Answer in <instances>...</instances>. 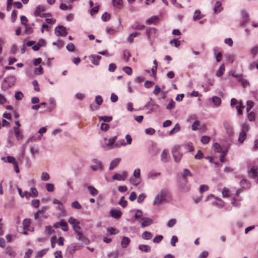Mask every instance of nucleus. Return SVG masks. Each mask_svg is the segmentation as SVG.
I'll list each match as a JSON object with an SVG mask.
<instances>
[{
  "instance_id": "f257e3e1",
  "label": "nucleus",
  "mask_w": 258,
  "mask_h": 258,
  "mask_svg": "<svg viewBox=\"0 0 258 258\" xmlns=\"http://www.w3.org/2000/svg\"><path fill=\"white\" fill-rule=\"evenodd\" d=\"M117 138V137L115 136L113 138L109 139L107 143L103 146L104 149L105 150H108L115 147H119L118 143L115 144V142L116 141Z\"/></svg>"
},
{
  "instance_id": "f03ea898",
  "label": "nucleus",
  "mask_w": 258,
  "mask_h": 258,
  "mask_svg": "<svg viewBox=\"0 0 258 258\" xmlns=\"http://www.w3.org/2000/svg\"><path fill=\"white\" fill-rule=\"evenodd\" d=\"M180 146H176L174 147L172 150V154L176 162H179L182 157V154L179 152Z\"/></svg>"
},
{
  "instance_id": "7ed1b4c3",
  "label": "nucleus",
  "mask_w": 258,
  "mask_h": 258,
  "mask_svg": "<svg viewBox=\"0 0 258 258\" xmlns=\"http://www.w3.org/2000/svg\"><path fill=\"white\" fill-rule=\"evenodd\" d=\"M178 187L180 191L181 192H185L189 191V187L187 185V180L178 179Z\"/></svg>"
},
{
  "instance_id": "20e7f679",
  "label": "nucleus",
  "mask_w": 258,
  "mask_h": 258,
  "mask_svg": "<svg viewBox=\"0 0 258 258\" xmlns=\"http://www.w3.org/2000/svg\"><path fill=\"white\" fill-rule=\"evenodd\" d=\"M54 31L55 34L57 36H66L67 34L66 28L61 25L56 27L54 29Z\"/></svg>"
},
{
  "instance_id": "39448f33",
  "label": "nucleus",
  "mask_w": 258,
  "mask_h": 258,
  "mask_svg": "<svg viewBox=\"0 0 258 258\" xmlns=\"http://www.w3.org/2000/svg\"><path fill=\"white\" fill-rule=\"evenodd\" d=\"M82 246L78 243H73L70 245L67 248L68 251L71 254L74 253L76 250L81 249Z\"/></svg>"
},
{
  "instance_id": "423d86ee",
  "label": "nucleus",
  "mask_w": 258,
  "mask_h": 258,
  "mask_svg": "<svg viewBox=\"0 0 258 258\" xmlns=\"http://www.w3.org/2000/svg\"><path fill=\"white\" fill-rule=\"evenodd\" d=\"M249 175L251 178H257L258 180V167L252 166L249 171Z\"/></svg>"
},
{
  "instance_id": "0eeeda50",
  "label": "nucleus",
  "mask_w": 258,
  "mask_h": 258,
  "mask_svg": "<svg viewBox=\"0 0 258 258\" xmlns=\"http://www.w3.org/2000/svg\"><path fill=\"white\" fill-rule=\"evenodd\" d=\"M127 175V173L126 171H123L122 174L115 173L112 176V179L116 180H122L124 181L126 176Z\"/></svg>"
},
{
  "instance_id": "6e6552de",
  "label": "nucleus",
  "mask_w": 258,
  "mask_h": 258,
  "mask_svg": "<svg viewBox=\"0 0 258 258\" xmlns=\"http://www.w3.org/2000/svg\"><path fill=\"white\" fill-rule=\"evenodd\" d=\"M161 160L163 162L166 163L170 160V156L167 150H164L161 155Z\"/></svg>"
},
{
  "instance_id": "1a4fd4ad",
  "label": "nucleus",
  "mask_w": 258,
  "mask_h": 258,
  "mask_svg": "<svg viewBox=\"0 0 258 258\" xmlns=\"http://www.w3.org/2000/svg\"><path fill=\"white\" fill-rule=\"evenodd\" d=\"M13 130L15 133V135L18 141L22 140L23 139V135L22 132L18 127L14 126Z\"/></svg>"
},
{
  "instance_id": "9d476101",
  "label": "nucleus",
  "mask_w": 258,
  "mask_h": 258,
  "mask_svg": "<svg viewBox=\"0 0 258 258\" xmlns=\"http://www.w3.org/2000/svg\"><path fill=\"white\" fill-rule=\"evenodd\" d=\"M89 59L92 63L97 66L99 64L101 57L99 55L92 54L89 56Z\"/></svg>"
},
{
  "instance_id": "9b49d317",
  "label": "nucleus",
  "mask_w": 258,
  "mask_h": 258,
  "mask_svg": "<svg viewBox=\"0 0 258 258\" xmlns=\"http://www.w3.org/2000/svg\"><path fill=\"white\" fill-rule=\"evenodd\" d=\"M110 215L115 219H119L120 218L122 213L119 210L111 209L110 211Z\"/></svg>"
},
{
  "instance_id": "f8f14e48",
  "label": "nucleus",
  "mask_w": 258,
  "mask_h": 258,
  "mask_svg": "<svg viewBox=\"0 0 258 258\" xmlns=\"http://www.w3.org/2000/svg\"><path fill=\"white\" fill-rule=\"evenodd\" d=\"M149 154L152 156H155L158 154L159 150L154 145H151L149 148Z\"/></svg>"
},
{
  "instance_id": "ddd939ff",
  "label": "nucleus",
  "mask_w": 258,
  "mask_h": 258,
  "mask_svg": "<svg viewBox=\"0 0 258 258\" xmlns=\"http://www.w3.org/2000/svg\"><path fill=\"white\" fill-rule=\"evenodd\" d=\"M192 174L190 172V171L187 169H184L183 170V173L181 174V177H179L178 179L183 180H187L186 177L187 176H192Z\"/></svg>"
},
{
  "instance_id": "4468645a",
  "label": "nucleus",
  "mask_w": 258,
  "mask_h": 258,
  "mask_svg": "<svg viewBox=\"0 0 258 258\" xmlns=\"http://www.w3.org/2000/svg\"><path fill=\"white\" fill-rule=\"evenodd\" d=\"M25 194L26 195V197L27 198L28 197H36L38 196V191L36 188L35 187H31L30 192H28L25 191Z\"/></svg>"
},
{
  "instance_id": "2eb2a0df",
  "label": "nucleus",
  "mask_w": 258,
  "mask_h": 258,
  "mask_svg": "<svg viewBox=\"0 0 258 258\" xmlns=\"http://www.w3.org/2000/svg\"><path fill=\"white\" fill-rule=\"evenodd\" d=\"M120 160L121 159L120 158H115L110 163L109 168V170H112L116 167L119 163Z\"/></svg>"
},
{
  "instance_id": "dca6fc26",
  "label": "nucleus",
  "mask_w": 258,
  "mask_h": 258,
  "mask_svg": "<svg viewBox=\"0 0 258 258\" xmlns=\"http://www.w3.org/2000/svg\"><path fill=\"white\" fill-rule=\"evenodd\" d=\"M131 242L130 239L127 237H123L121 241V246L122 248H126Z\"/></svg>"
},
{
  "instance_id": "f3484780",
  "label": "nucleus",
  "mask_w": 258,
  "mask_h": 258,
  "mask_svg": "<svg viewBox=\"0 0 258 258\" xmlns=\"http://www.w3.org/2000/svg\"><path fill=\"white\" fill-rule=\"evenodd\" d=\"M204 17V15L202 14L201 11L199 10H196L193 16V20L194 21H196L197 20H200L203 18Z\"/></svg>"
},
{
  "instance_id": "a211bd4d",
  "label": "nucleus",
  "mask_w": 258,
  "mask_h": 258,
  "mask_svg": "<svg viewBox=\"0 0 258 258\" xmlns=\"http://www.w3.org/2000/svg\"><path fill=\"white\" fill-rule=\"evenodd\" d=\"M141 220V225L143 227L149 226L153 222L152 220L148 218H142Z\"/></svg>"
},
{
  "instance_id": "6ab92c4d",
  "label": "nucleus",
  "mask_w": 258,
  "mask_h": 258,
  "mask_svg": "<svg viewBox=\"0 0 258 258\" xmlns=\"http://www.w3.org/2000/svg\"><path fill=\"white\" fill-rule=\"evenodd\" d=\"M224 126L225 128L226 129L227 133L228 134L229 136L232 135L233 134V128L231 125L227 121H225L224 122Z\"/></svg>"
},
{
  "instance_id": "aec40b11",
  "label": "nucleus",
  "mask_w": 258,
  "mask_h": 258,
  "mask_svg": "<svg viewBox=\"0 0 258 258\" xmlns=\"http://www.w3.org/2000/svg\"><path fill=\"white\" fill-rule=\"evenodd\" d=\"M240 185L241 187L244 188H248L251 186L250 182L246 179H243L240 181Z\"/></svg>"
},
{
  "instance_id": "412c9836",
  "label": "nucleus",
  "mask_w": 258,
  "mask_h": 258,
  "mask_svg": "<svg viewBox=\"0 0 258 258\" xmlns=\"http://www.w3.org/2000/svg\"><path fill=\"white\" fill-rule=\"evenodd\" d=\"M214 149L215 151L223 154V152H225V150H223L222 147L220 145L217 143H215L213 145Z\"/></svg>"
},
{
  "instance_id": "4be33fe9",
  "label": "nucleus",
  "mask_w": 258,
  "mask_h": 258,
  "mask_svg": "<svg viewBox=\"0 0 258 258\" xmlns=\"http://www.w3.org/2000/svg\"><path fill=\"white\" fill-rule=\"evenodd\" d=\"M93 162L96 163V165H92L91 166V168L92 170L94 171H96L99 169L102 168V164L99 161H98L96 160H93Z\"/></svg>"
},
{
  "instance_id": "5701e85b",
  "label": "nucleus",
  "mask_w": 258,
  "mask_h": 258,
  "mask_svg": "<svg viewBox=\"0 0 258 258\" xmlns=\"http://www.w3.org/2000/svg\"><path fill=\"white\" fill-rule=\"evenodd\" d=\"M2 159L5 162L13 163V164L16 162L15 158L10 156H8L6 158L3 157Z\"/></svg>"
},
{
  "instance_id": "b1692460",
  "label": "nucleus",
  "mask_w": 258,
  "mask_h": 258,
  "mask_svg": "<svg viewBox=\"0 0 258 258\" xmlns=\"http://www.w3.org/2000/svg\"><path fill=\"white\" fill-rule=\"evenodd\" d=\"M44 11V8L43 7L41 6H38L36 7V10L34 12V15L36 17L40 16L42 17L41 15V13L42 12H43Z\"/></svg>"
},
{
  "instance_id": "393cba45",
  "label": "nucleus",
  "mask_w": 258,
  "mask_h": 258,
  "mask_svg": "<svg viewBox=\"0 0 258 258\" xmlns=\"http://www.w3.org/2000/svg\"><path fill=\"white\" fill-rule=\"evenodd\" d=\"M31 224V220L29 219H25L23 222V228L25 230H30L29 227Z\"/></svg>"
},
{
  "instance_id": "a878e982",
  "label": "nucleus",
  "mask_w": 258,
  "mask_h": 258,
  "mask_svg": "<svg viewBox=\"0 0 258 258\" xmlns=\"http://www.w3.org/2000/svg\"><path fill=\"white\" fill-rule=\"evenodd\" d=\"M78 239L80 241H81L84 243H88L89 242V240L87 238H86L83 233V232H81L80 233H79L78 235Z\"/></svg>"
},
{
  "instance_id": "bb28decb",
  "label": "nucleus",
  "mask_w": 258,
  "mask_h": 258,
  "mask_svg": "<svg viewBox=\"0 0 258 258\" xmlns=\"http://www.w3.org/2000/svg\"><path fill=\"white\" fill-rule=\"evenodd\" d=\"M140 34V33L138 32H134L131 33L127 38V41L130 43H132L134 41V38L138 36Z\"/></svg>"
},
{
  "instance_id": "cd10ccee",
  "label": "nucleus",
  "mask_w": 258,
  "mask_h": 258,
  "mask_svg": "<svg viewBox=\"0 0 258 258\" xmlns=\"http://www.w3.org/2000/svg\"><path fill=\"white\" fill-rule=\"evenodd\" d=\"M6 253L12 257H14L16 253L12 247H8L6 250Z\"/></svg>"
},
{
  "instance_id": "c85d7f7f",
  "label": "nucleus",
  "mask_w": 258,
  "mask_h": 258,
  "mask_svg": "<svg viewBox=\"0 0 258 258\" xmlns=\"http://www.w3.org/2000/svg\"><path fill=\"white\" fill-rule=\"evenodd\" d=\"M222 8L221 7V3L220 2H217L215 4L214 12L215 13H218L221 12Z\"/></svg>"
},
{
  "instance_id": "c756f323",
  "label": "nucleus",
  "mask_w": 258,
  "mask_h": 258,
  "mask_svg": "<svg viewBox=\"0 0 258 258\" xmlns=\"http://www.w3.org/2000/svg\"><path fill=\"white\" fill-rule=\"evenodd\" d=\"M125 139L126 140V142H122V143H120L121 146H124L127 145H130L132 142V138L130 135H126L125 136Z\"/></svg>"
},
{
  "instance_id": "7c9ffc66",
  "label": "nucleus",
  "mask_w": 258,
  "mask_h": 258,
  "mask_svg": "<svg viewBox=\"0 0 258 258\" xmlns=\"http://www.w3.org/2000/svg\"><path fill=\"white\" fill-rule=\"evenodd\" d=\"M112 3L114 7L118 9H120L122 7V0H112Z\"/></svg>"
},
{
  "instance_id": "2f4dec72",
  "label": "nucleus",
  "mask_w": 258,
  "mask_h": 258,
  "mask_svg": "<svg viewBox=\"0 0 258 258\" xmlns=\"http://www.w3.org/2000/svg\"><path fill=\"white\" fill-rule=\"evenodd\" d=\"M224 71H225V67H224V64H222L220 67L219 69L217 70V71L216 72V76L219 77L222 76L223 75Z\"/></svg>"
},
{
  "instance_id": "473e14b6",
  "label": "nucleus",
  "mask_w": 258,
  "mask_h": 258,
  "mask_svg": "<svg viewBox=\"0 0 258 258\" xmlns=\"http://www.w3.org/2000/svg\"><path fill=\"white\" fill-rule=\"evenodd\" d=\"M246 137V133L244 132L243 131H241L239 134V138H238L239 142L240 143H242L243 142V141H244V140L245 139Z\"/></svg>"
},
{
  "instance_id": "72a5a7b5",
  "label": "nucleus",
  "mask_w": 258,
  "mask_h": 258,
  "mask_svg": "<svg viewBox=\"0 0 258 258\" xmlns=\"http://www.w3.org/2000/svg\"><path fill=\"white\" fill-rule=\"evenodd\" d=\"M131 56V54L130 52L127 50H125L123 52V59L125 61L127 62L130 57Z\"/></svg>"
},
{
  "instance_id": "f704fd0d",
  "label": "nucleus",
  "mask_w": 258,
  "mask_h": 258,
  "mask_svg": "<svg viewBox=\"0 0 258 258\" xmlns=\"http://www.w3.org/2000/svg\"><path fill=\"white\" fill-rule=\"evenodd\" d=\"M88 189L89 190L90 194L93 196H96L98 193L97 190L92 186H88Z\"/></svg>"
},
{
  "instance_id": "c9c22d12",
  "label": "nucleus",
  "mask_w": 258,
  "mask_h": 258,
  "mask_svg": "<svg viewBox=\"0 0 258 258\" xmlns=\"http://www.w3.org/2000/svg\"><path fill=\"white\" fill-rule=\"evenodd\" d=\"M139 248L141 251L147 252H149L151 250V248H150V246H149L148 245H144V244L140 245L139 246Z\"/></svg>"
},
{
  "instance_id": "e433bc0d",
  "label": "nucleus",
  "mask_w": 258,
  "mask_h": 258,
  "mask_svg": "<svg viewBox=\"0 0 258 258\" xmlns=\"http://www.w3.org/2000/svg\"><path fill=\"white\" fill-rule=\"evenodd\" d=\"M60 226L61 227V229L64 231H68V224L66 222H65L64 220H61L59 222Z\"/></svg>"
},
{
  "instance_id": "4c0bfd02",
  "label": "nucleus",
  "mask_w": 258,
  "mask_h": 258,
  "mask_svg": "<svg viewBox=\"0 0 258 258\" xmlns=\"http://www.w3.org/2000/svg\"><path fill=\"white\" fill-rule=\"evenodd\" d=\"M131 27L133 29L135 30H142L145 28V26L139 24V23H137L134 25H133Z\"/></svg>"
},
{
  "instance_id": "58836bf2",
  "label": "nucleus",
  "mask_w": 258,
  "mask_h": 258,
  "mask_svg": "<svg viewBox=\"0 0 258 258\" xmlns=\"http://www.w3.org/2000/svg\"><path fill=\"white\" fill-rule=\"evenodd\" d=\"M152 234L148 231H145L142 234V237L144 239L149 240L152 237Z\"/></svg>"
},
{
  "instance_id": "ea45409f",
  "label": "nucleus",
  "mask_w": 258,
  "mask_h": 258,
  "mask_svg": "<svg viewBox=\"0 0 258 258\" xmlns=\"http://www.w3.org/2000/svg\"><path fill=\"white\" fill-rule=\"evenodd\" d=\"M158 20V17L157 16H153L150 19H148L146 21V23L148 24H151L152 23H155L156 22H157Z\"/></svg>"
},
{
  "instance_id": "a19ab883",
  "label": "nucleus",
  "mask_w": 258,
  "mask_h": 258,
  "mask_svg": "<svg viewBox=\"0 0 258 258\" xmlns=\"http://www.w3.org/2000/svg\"><path fill=\"white\" fill-rule=\"evenodd\" d=\"M168 194V190L166 189H163L161 190L160 194V197H161V200H163V201L165 200V198L167 194Z\"/></svg>"
},
{
  "instance_id": "79ce46f5",
  "label": "nucleus",
  "mask_w": 258,
  "mask_h": 258,
  "mask_svg": "<svg viewBox=\"0 0 258 258\" xmlns=\"http://www.w3.org/2000/svg\"><path fill=\"white\" fill-rule=\"evenodd\" d=\"M180 125L178 124H176L174 127L170 131L169 135H172L176 133H177L180 131Z\"/></svg>"
},
{
  "instance_id": "37998d69",
  "label": "nucleus",
  "mask_w": 258,
  "mask_h": 258,
  "mask_svg": "<svg viewBox=\"0 0 258 258\" xmlns=\"http://www.w3.org/2000/svg\"><path fill=\"white\" fill-rule=\"evenodd\" d=\"M212 101L213 103L217 106H219L221 102V100L220 98L217 96L213 97L212 98Z\"/></svg>"
},
{
  "instance_id": "c03bdc74",
  "label": "nucleus",
  "mask_w": 258,
  "mask_h": 258,
  "mask_svg": "<svg viewBox=\"0 0 258 258\" xmlns=\"http://www.w3.org/2000/svg\"><path fill=\"white\" fill-rule=\"evenodd\" d=\"M210 137L207 136H203L201 137V142L204 144H208L210 141Z\"/></svg>"
},
{
  "instance_id": "a18cd8bd",
  "label": "nucleus",
  "mask_w": 258,
  "mask_h": 258,
  "mask_svg": "<svg viewBox=\"0 0 258 258\" xmlns=\"http://www.w3.org/2000/svg\"><path fill=\"white\" fill-rule=\"evenodd\" d=\"M98 118L100 121L103 120L104 122H109L112 120V117L111 116H99Z\"/></svg>"
},
{
  "instance_id": "49530a36",
  "label": "nucleus",
  "mask_w": 258,
  "mask_h": 258,
  "mask_svg": "<svg viewBox=\"0 0 258 258\" xmlns=\"http://www.w3.org/2000/svg\"><path fill=\"white\" fill-rule=\"evenodd\" d=\"M155 32V29L154 28H149L146 30V34L148 39H150L152 34Z\"/></svg>"
},
{
  "instance_id": "de8ad7c7",
  "label": "nucleus",
  "mask_w": 258,
  "mask_h": 258,
  "mask_svg": "<svg viewBox=\"0 0 258 258\" xmlns=\"http://www.w3.org/2000/svg\"><path fill=\"white\" fill-rule=\"evenodd\" d=\"M40 42H42V43H44V40H43V39H41L39 41V42L35 45H34L33 47H32V49L34 50V51H37L38 50H39V49L40 48V47L41 46V44H40Z\"/></svg>"
},
{
  "instance_id": "09e8293b",
  "label": "nucleus",
  "mask_w": 258,
  "mask_h": 258,
  "mask_svg": "<svg viewBox=\"0 0 258 258\" xmlns=\"http://www.w3.org/2000/svg\"><path fill=\"white\" fill-rule=\"evenodd\" d=\"M46 210L47 208L43 207L42 209L38 210L34 215V219L35 220H37L40 214H41L42 213H43Z\"/></svg>"
},
{
  "instance_id": "8fccbe9b",
  "label": "nucleus",
  "mask_w": 258,
  "mask_h": 258,
  "mask_svg": "<svg viewBox=\"0 0 258 258\" xmlns=\"http://www.w3.org/2000/svg\"><path fill=\"white\" fill-rule=\"evenodd\" d=\"M45 232L48 235H50L54 232V230L53 229L51 226H47L45 227Z\"/></svg>"
},
{
  "instance_id": "3c124183",
  "label": "nucleus",
  "mask_w": 258,
  "mask_h": 258,
  "mask_svg": "<svg viewBox=\"0 0 258 258\" xmlns=\"http://www.w3.org/2000/svg\"><path fill=\"white\" fill-rule=\"evenodd\" d=\"M68 222L73 225V227H74V225H78L79 224V222L73 217H70Z\"/></svg>"
},
{
  "instance_id": "603ef678",
  "label": "nucleus",
  "mask_w": 258,
  "mask_h": 258,
  "mask_svg": "<svg viewBox=\"0 0 258 258\" xmlns=\"http://www.w3.org/2000/svg\"><path fill=\"white\" fill-rule=\"evenodd\" d=\"M163 201V200L161 199V197L159 195H157L155 198L154 201V205H158L161 204Z\"/></svg>"
},
{
  "instance_id": "864d4df0",
  "label": "nucleus",
  "mask_w": 258,
  "mask_h": 258,
  "mask_svg": "<svg viewBox=\"0 0 258 258\" xmlns=\"http://www.w3.org/2000/svg\"><path fill=\"white\" fill-rule=\"evenodd\" d=\"M127 201L124 200V197H122L119 201V204L123 208H125L127 206Z\"/></svg>"
},
{
  "instance_id": "5fc2aeb1",
  "label": "nucleus",
  "mask_w": 258,
  "mask_h": 258,
  "mask_svg": "<svg viewBox=\"0 0 258 258\" xmlns=\"http://www.w3.org/2000/svg\"><path fill=\"white\" fill-rule=\"evenodd\" d=\"M52 44L53 45H56L59 48H60L63 46L64 42L60 40H58L56 42H53Z\"/></svg>"
},
{
  "instance_id": "6e6d98bb",
  "label": "nucleus",
  "mask_w": 258,
  "mask_h": 258,
  "mask_svg": "<svg viewBox=\"0 0 258 258\" xmlns=\"http://www.w3.org/2000/svg\"><path fill=\"white\" fill-rule=\"evenodd\" d=\"M123 71L128 75H131L133 73L132 69L130 67H124L122 69Z\"/></svg>"
},
{
  "instance_id": "4d7b16f0",
  "label": "nucleus",
  "mask_w": 258,
  "mask_h": 258,
  "mask_svg": "<svg viewBox=\"0 0 258 258\" xmlns=\"http://www.w3.org/2000/svg\"><path fill=\"white\" fill-rule=\"evenodd\" d=\"M72 207L76 209H80L82 207L80 203L76 201L72 203Z\"/></svg>"
},
{
  "instance_id": "13d9d810",
  "label": "nucleus",
  "mask_w": 258,
  "mask_h": 258,
  "mask_svg": "<svg viewBox=\"0 0 258 258\" xmlns=\"http://www.w3.org/2000/svg\"><path fill=\"white\" fill-rule=\"evenodd\" d=\"M258 53V46L252 47L250 50V54L255 56Z\"/></svg>"
},
{
  "instance_id": "bf43d9fd",
  "label": "nucleus",
  "mask_w": 258,
  "mask_h": 258,
  "mask_svg": "<svg viewBox=\"0 0 258 258\" xmlns=\"http://www.w3.org/2000/svg\"><path fill=\"white\" fill-rule=\"evenodd\" d=\"M23 97L24 95L21 92H17L15 94V97L18 100H22Z\"/></svg>"
},
{
  "instance_id": "052dcab7",
  "label": "nucleus",
  "mask_w": 258,
  "mask_h": 258,
  "mask_svg": "<svg viewBox=\"0 0 258 258\" xmlns=\"http://www.w3.org/2000/svg\"><path fill=\"white\" fill-rule=\"evenodd\" d=\"M41 178L42 180L47 181L49 179V175L46 172H43L41 174Z\"/></svg>"
},
{
  "instance_id": "680f3d73",
  "label": "nucleus",
  "mask_w": 258,
  "mask_h": 258,
  "mask_svg": "<svg viewBox=\"0 0 258 258\" xmlns=\"http://www.w3.org/2000/svg\"><path fill=\"white\" fill-rule=\"evenodd\" d=\"M163 238V237L161 235H159L155 237L153 239V242L155 243H159L161 242Z\"/></svg>"
},
{
  "instance_id": "e2e57ef3",
  "label": "nucleus",
  "mask_w": 258,
  "mask_h": 258,
  "mask_svg": "<svg viewBox=\"0 0 258 258\" xmlns=\"http://www.w3.org/2000/svg\"><path fill=\"white\" fill-rule=\"evenodd\" d=\"M171 44H174L175 47H178L180 44V41L176 39H173L170 41Z\"/></svg>"
},
{
  "instance_id": "0e129e2a",
  "label": "nucleus",
  "mask_w": 258,
  "mask_h": 258,
  "mask_svg": "<svg viewBox=\"0 0 258 258\" xmlns=\"http://www.w3.org/2000/svg\"><path fill=\"white\" fill-rule=\"evenodd\" d=\"M67 50L69 51L73 52L75 50V46L73 43H69L66 46Z\"/></svg>"
},
{
  "instance_id": "69168bd1",
  "label": "nucleus",
  "mask_w": 258,
  "mask_h": 258,
  "mask_svg": "<svg viewBox=\"0 0 258 258\" xmlns=\"http://www.w3.org/2000/svg\"><path fill=\"white\" fill-rule=\"evenodd\" d=\"M145 133L146 134L152 135L155 134V130L153 128H148L145 130Z\"/></svg>"
},
{
  "instance_id": "338daca9",
  "label": "nucleus",
  "mask_w": 258,
  "mask_h": 258,
  "mask_svg": "<svg viewBox=\"0 0 258 258\" xmlns=\"http://www.w3.org/2000/svg\"><path fill=\"white\" fill-rule=\"evenodd\" d=\"M31 204L34 207L37 208L39 206L40 201L39 200L34 199L32 201Z\"/></svg>"
},
{
  "instance_id": "774afa93",
  "label": "nucleus",
  "mask_w": 258,
  "mask_h": 258,
  "mask_svg": "<svg viewBox=\"0 0 258 258\" xmlns=\"http://www.w3.org/2000/svg\"><path fill=\"white\" fill-rule=\"evenodd\" d=\"M175 102L173 100H171L170 102L166 106V108L167 109H172L175 106Z\"/></svg>"
}]
</instances>
